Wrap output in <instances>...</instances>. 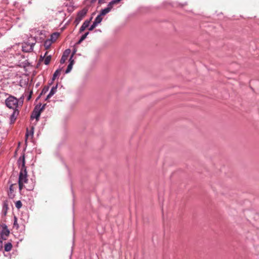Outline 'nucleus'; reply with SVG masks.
I'll list each match as a JSON object with an SVG mask.
<instances>
[{"instance_id":"obj_37","label":"nucleus","mask_w":259,"mask_h":259,"mask_svg":"<svg viewBox=\"0 0 259 259\" xmlns=\"http://www.w3.org/2000/svg\"><path fill=\"white\" fill-rule=\"evenodd\" d=\"M104 0H99V3H101L102 1H103Z\"/></svg>"},{"instance_id":"obj_29","label":"nucleus","mask_w":259,"mask_h":259,"mask_svg":"<svg viewBox=\"0 0 259 259\" xmlns=\"http://www.w3.org/2000/svg\"><path fill=\"white\" fill-rule=\"evenodd\" d=\"M19 190L21 191L24 187V183L18 182Z\"/></svg>"},{"instance_id":"obj_12","label":"nucleus","mask_w":259,"mask_h":259,"mask_svg":"<svg viewBox=\"0 0 259 259\" xmlns=\"http://www.w3.org/2000/svg\"><path fill=\"white\" fill-rule=\"evenodd\" d=\"M91 19L92 18H91L89 20H87L83 23V24H82L81 26L79 29L80 32H83L87 27L89 26Z\"/></svg>"},{"instance_id":"obj_26","label":"nucleus","mask_w":259,"mask_h":259,"mask_svg":"<svg viewBox=\"0 0 259 259\" xmlns=\"http://www.w3.org/2000/svg\"><path fill=\"white\" fill-rule=\"evenodd\" d=\"M46 104H44L42 106H41V104H39V105H37L36 106V107L38 109H40V111L42 112L45 108V106H46Z\"/></svg>"},{"instance_id":"obj_32","label":"nucleus","mask_w":259,"mask_h":259,"mask_svg":"<svg viewBox=\"0 0 259 259\" xmlns=\"http://www.w3.org/2000/svg\"><path fill=\"white\" fill-rule=\"evenodd\" d=\"M32 91H31V92H30V93H29V95H28V97H27V100H28H28H29L31 99V96H32Z\"/></svg>"},{"instance_id":"obj_33","label":"nucleus","mask_w":259,"mask_h":259,"mask_svg":"<svg viewBox=\"0 0 259 259\" xmlns=\"http://www.w3.org/2000/svg\"><path fill=\"white\" fill-rule=\"evenodd\" d=\"M47 54H48V52H46L45 53V54H44V56L42 57V55H41L40 56V59H45L46 56L47 55Z\"/></svg>"},{"instance_id":"obj_8","label":"nucleus","mask_w":259,"mask_h":259,"mask_svg":"<svg viewBox=\"0 0 259 259\" xmlns=\"http://www.w3.org/2000/svg\"><path fill=\"white\" fill-rule=\"evenodd\" d=\"M74 53H75V52H74L71 54V55L69 58V63L67 66V69H66V73H69L71 70V69L72 68V66L74 63V59H73V57Z\"/></svg>"},{"instance_id":"obj_1","label":"nucleus","mask_w":259,"mask_h":259,"mask_svg":"<svg viewBox=\"0 0 259 259\" xmlns=\"http://www.w3.org/2000/svg\"><path fill=\"white\" fill-rule=\"evenodd\" d=\"M5 103L8 108L15 110L18 106V100L15 97L10 96L6 100Z\"/></svg>"},{"instance_id":"obj_23","label":"nucleus","mask_w":259,"mask_h":259,"mask_svg":"<svg viewBox=\"0 0 259 259\" xmlns=\"http://www.w3.org/2000/svg\"><path fill=\"white\" fill-rule=\"evenodd\" d=\"M50 85L49 84V85L45 86L43 88V89L41 91V94H40L41 95H42L43 94H45L46 93H47L48 92V91H49V90L50 89Z\"/></svg>"},{"instance_id":"obj_5","label":"nucleus","mask_w":259,"mask_h":259,"mask_svg":"<svg viewBox=\"0 0 259 259\" xmlns=\"http://www.w3.org/2000/svg\"><path fill=\"white\" fill-rule=\"evenodd\" d=\"M40 109H38L36 106L34 107V109L32 112V113L31 115V118L34 119L35 118L36 121H38L40 114L41 111H40Z\"/></svg>"},{"instance_id":"obj_11","label":"nucleus","mask_w":259,"mask_h":259,"mask_svg":"<svg viewBox=\"0 0 259 259\" xmlns=\"http://www.w3.org/2000/svg\"><path fill=\"white\" fill-rule=\"evenodd\" d=\"M19 114V111L17 109H15L13 111V113L10 116V124H13L15 121L17 116Z\"/></svg>"},{"instance_id":"obj_25","label":"nucleus","mask_w":259,"mask_h":259,"mask_svg":"<svg viewBox=\"0 0 259 259\" xmlns=\"http://www.w3.org/2000/svg\"><path fill=\"white\" fill-rule=\"evenodd\" d=\"M114 4H116L115 2H114V1L112 0L111 1L109 4L108 5H107V7H106L107 8H109V10L111 11V10L112 9L113 5Z\"/></svg>"},{"instance_id":"obj_2","label":"nucleus","mask_w":259,"mask_h":259,"mask_svg":"<svg viewBox=\"0 0 259 259\" xmlns=\"http://www.w3.org/2000/svg\"><path fill=\"white\" fill-rule=\"evenodd\" d=\"M1 229V239L6 240V238L9 235L10 231L8 229L7 225L3 224L0 225Z\"/></svg>"},{"instance_id":"obj_9","label":"nucleus","mask_w":259,"mask_h":259,"mask_svg":"<svg viewBox=\"0 0 259 259\" xmlns=\"http://www.w3.org/2000/svg\"><path fill=\"white\" fill-rule=\"evenodd\" d=\"M18 164L19 165V167L21 169H26L25 164V156L24 155H23L22 156H20L18 160Z\"/></svg>"},{"instance_id":"obj_19","label":"nucleus","mask_w":259,"mask_h":259,"mask_svg":"<svg viewBox=\"0 0 259 259\" xmlns=\"http://www.w3.org/2000/svg\"><path fill=\"white\" fill-rule=\"evenodd\" d=\"M102 19L103 18L102 17V16L100 14L97 16L94 22L98 25L99 23L101 22Z\"/></svg>"},{"instance_id":"obj_18","label":"nucleus","mask_w":259,"mask_h":259,"mask_svg":"<svg viewBox=\"0 0 259 259\" xmlns=\"http://www.w3.org/2000/svg\"><path fill=\"white\" fill-rule=\"evenodd\" d=\"M33 127H32L31 128V130L30 131H28V130L27 129V132H26V133L25 134V138H26V140H25V141L26 142L27 139H28V137L30 136L31 137L33 136Z\"/></svg>"},{"instance_id":"obj_30","label":"nucleus","mask_w":259,"mask_h":259,"mask_svg":"<svg viewBox=\"0 0 259 259\" xmlns=\"http://www.w3.org/2000/svg\"><path fill=\"white\" fill-rule=\"evenodd\" d=\"M3 208L4 209L5 208L6 209V211H7V209H8V204L6 202H5L3 204ZM6 211H5V213L6 214Z\"/></svg>"},{"instance_id":"obj_3","label":"nucleus","mask_w":259,"mask_h":259,"mask_svg":"<svg viewBox=\"0 0 259 259\" xmlns=\"http://www.w3.org/2000/svg\"><path fill=\"white\" fill-rule=\"evenodd\" d=\"M87 12L88 9L87 8H83V9L79 11L77 14V16L74 21V23H75L77 25L85 17Z\"/></svg>"},{"instance_id":"obj_17","label":"nucleus","mask_w":259,"mask_h":259,"mask_svg":"<svg viewBox=\"0 0 259 259\" xmlns=\"http://www.w3.org/2000/svg\"><path fill=\"white\" fill-rule=\"evenodd\" d=\"M59 35V33L58 32H54L51 34L50 38H49L51 40L53 41V42L56 41Z\"/></svg>"},{"instance_id":"obj_4","label":"nucleus","mask_w":259,"mask_h":259,"mask_svg":"<svg viewBox=\"0 0 259 259\" xmlns=\"http://www.w3.org/2000/svg\"><path fill=\"white\" fill-rule=\"evenodd\" d=\"M27 181L28 179L26 169H21L19 173L18 182L25 184Z\"/></svg>"},{"instance_id":"obj_31","label":"nucleus","mask_w":259,"mask_h":259,"mask_svg":"<svg viewBox=\"0 0 259 259\" xmlns=\"http://www.w3.org/2000/svg\"><path fill=\"white\" fill-rule=\"evenodd\" d=\"M2 240V239L0 238V250H1L3 247V242Z\"/></svg>"},{"instance_id":"obj_24","label":"nucleus","mask_w":259,"mask_h":259,"mask_svg":"<svg viewBox=\"0 0 259 259\" xmlns=\"http://www.w3.org/2000/svg\"><path fill=\"white\" fill-rule=\"evenodd\" d=\"M22 206V204L20 200H18L15 202V206L17 208L20 209Z\"/></svg>"},{"instance_id":"obj_36","label":"nucleus","mask_w":259,"mask_h":259,"mask_svg":"<svg viewBox=\"0 0 259 259\" xmlns=\"http://www.w3.org/2000/svg\"><path fill=\"white\" fill-rule=\"evenodd\" d=\"M23 99H24V97L23 96H22L20 98V100H21L22 102H23Z\"/></svg>"},{"instance_id":"obj_13","label":"nucleus","mask_w":259,"mask_h":259,"mask_svg":"<svg viewBox=\"0 0 259 259\" xmlns=\"http://www.w3.org/2000/svg\"><path fill=\"white\" fill-rule=\"evenodd\" d=\"M58 84H57L55 86H54L51 89L49 94L48 95L46 98V100H48L49 99H50L52 96H53L57 92V89Z\"/></svg>"},{"instance_id":"obj_27","label":"nucleus","mask_w":259,"mask_h":259,"mask_svg":"<svg viewBox=\"0 0 259 259\" xmlns=\"http://www.w3.org/2000/svg\"><path fill=\"white\" fill-rule=\"evenodd\" d=\"M60 62L62 64L65 63V51L62 53Z\"/></svg>"},{"instance_id":"obj_34","label":"nucleus","mask_w":259,"mask_h":259,"mask_svg":"<svg viewBox=\"0 0 259 259\" xmlns=\"http://www.w3.org/2000/svg\"><path fill=\"white\" fill-rule=\"evenodd\" d=\"M70 53V49H66V55L69 54Z\"/></svg>"},{"instance_id":"obj_16","label":"nucleus","mask_w":259,"mask_h":259,"mask_svg":"<svg viewBox=\"0 0 259 259\" xmlns=\"http://www.w3.org/2000/svg\"><path fill=\"white\" fill-rule=\"evenodd\" d=\"M12 248V244L11 242H8L4 245V249L5 251H10Z\"/></svg>"},{"instance_id":"obj_7","label":"nucleus","mask_w":259,"mask_h":259,"mask_svg":"<svg viewBox=\"0 0 259 259\" xmlns=\"http://www.w3.org/2000/svg\"><path fill=\"white\" fill-rule=\"evenodd\" d=\"M34 45V43H32L31 44L25 43L22 46V51L25 52H30L32 51Z\"/></svg>"},{"instance_id":"obj_10","label":"nucleus","mask_w":259,"mask_h":259,"mask_svg":"<svg viewBox=\"0 0 259 259\" xmlns=\"http://www.w3.org/2000/svg\"><path fill=\"white\" fill-rule=\"evenodd\" d=\"M74 3L73 0H66V7H67V11L72 12L74 10Z\"/></svg>"},{"instance_id":"obj_15","label":"nucleus","mask_w":259,"mask_h":259,"mask_svg":"<svg viewBox=\"0 0 259 259\" xmlns=\"http://www.w3.org/2000/svg\"><path fill=\"white\" fill-rule=\"evenodd\" d=\"M14 185H15V184H12V185H11V186H10V188H9V191L8 192V195H9V197L11 198H13L14 196V194H13V192H14L13 186Z\"/></svg>"},{"instance_id":"obj_14","label":"nucleus","mask_w":259,"mask_h":259,"mask_svg":"<svg viewBox=\"0 0 259 259\" xmlns=\"http://www.w3.org/2000/svg\"><path fill=\"white\" fill-rule=\"evenodd\" d=\"M53 43V41L51 40L49 38L46 40L44 42V47L46 50H48L50 48Z\"/></svg>"},{"instance_id":"obj_22","label":"nucleus","mask_w":259,"mask_h":259,"mask_svg":"<svg viewBox=\"0 0 259 259\" xmlns=\"http://www.w3.org/2000/svg\"><path fill=\"white\" fill-rule=\"evenodd\" d=\"M51 59V55H49V56L47 55L44 59V63L46 65H48L50 62Z\"/></svg>"},{"instance_id":"obj_21","label":"nucleus","mask_w":259,"mask_h":259,"mask_svg":"<svg viewBox=\"0 0 259 259\" xmlns=\"http://www.w3.org/2000/svg\"><path fill=\"white\" fill-rule=\"evenodd\" d=\"M110 11L109 10V8H105L102 9L100 12V15L101 16L105 15L106 14L108 13Z\"/></svg>"},{"instance_id":"obj_20","label":"nucleus","mask_w":259,"mask_h":259,"mask_svg":"<svg viewBox=\"0 0 259 259\" xmlns=\"http://www.w3.org/2000/svg\"><path fill=\"white\" fill-rule=\"evenodd\" d=\"M89 34V32H87L85 33L84 34H83L81 36V37L80 38L79 40L78 41V44L81 43L83 40H84Z\"/></svg>"},{"instance_id":"obj_6","label":"nucleus","mask_w":259,"mask_h":259,"mask_svg":"<svg viewBox=\"0 0 259 259\" xmlns=\"http://www.w3.org/2000/svg\"><path fill=\"white\" fill-rule=\"evenodd\" d=\"M63 71V67L57 69L53 74L52 81L49 83V84L51 85L53 83L54 80H55L56 78H58L60 76L61 72Z\"/></svg>"},{"instance_id":"obj_35","label":"nucleus","mask_w":259,"mask_h":259,"mask_svg":"<svg viewBox=\"0 0 259 259\" xmlns=\"http://www.w3.org/2000/svg\"><path fill=\"white\" fill-rule=\"evenodd\" d=\"M33 187L34 186H32L31 187H30L29 188H26L27 190L28 191H31V190H32L33 189Z\"/></svg>"},{"instance_id":"obj_28","label":"nucleus","mask_w":259,"mask_h":259,"mask_svg":"<svg viewBox=\"0 0 259 259\" xmlns=\"http://www.w3.org/2000/svg\"><path fill=\"white\" fill-rule=\"evenodd\" d=\"M98 25L93 22V24L89 28L90 31L93 30Z\"/></svg>"}]
</instances>
